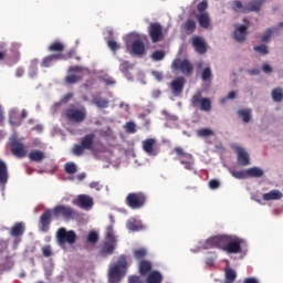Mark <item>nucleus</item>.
<instances>
[{"label": "nucleus", "mask_w": 283, "mask_h": 283, "mask_svg": "<svg viewBox=\"0 0 283 283\" xmlns=\"http://www.w3.org/2000/svg\"><path fill=\"white\" fill-rule=\"evenodd\" d=\"M247 242L235 234H219L200 241L197 249H191L192 253H198L200 249H221L228 254L243 253L247 255Z\"/></svg>", "instance_id": "nucleus-1"}, {"label": "nucleus", "mask_w": 283, "mask_h": 283, "mask_svg": "<svg viewBox=\"0 0 283 283\" xmlns=\"http://www.w3.org/2000/svg\"><path fill=\"white\" fill-rule=\"evenodd\" d=\"M125 275H127V259L122 255L116 263H111L108 268V282L120 283Z\"/></svg>", "instance_id": "nucleus-2"}, {"label": "nucleus", "mask_w": 283, "mask_h": 283, "mask_svg": "<svg viewBox=\"0 0 283 283\" xmlns=\"http://www.w3.org/2000/svg\"><path fill=\"white\" fill-rule=\"evenodd\" d=\"M116 244H118V235L114 231V224H109L105 229V242L101 250L102 255H112L114 249H116Z\"/></svg>", "instance_id": "nucleus-3"}, {"label": "nucleus", "mask_w": 283, "mask_h": 283, "mask_svg": "<svg viewBox=\"0 0 283 283\" xmlns=\"http://www.w3.org/2000/svg\"><path fill=\"white\" fill-rule=\"evenodd\" d=\"M126 43V49L130 50L133 54L140 56V54H145V43L143 42V35L133 32L124 38Z\"/></svg>", "instance_id": "nucleus-4"}, {"label": "nucleus", "mask_w": 283, "mask_h": 283, "mask_svg": "<svg viewBox=\"0 0 283 283\" xmlns=\"http://www.w3.org/2000/svg\"><path fill=\"white\" fill-rule=\"evenodd\" d=\"M90 74V70L81 66H73L69 69V74L65 77V83H69L70 85L74 83H78L81 81L82 76H87Z\"/></svg>", "instance_id": "nucleus-5"}, {"label": "nucleus", "mask_w": 283, "mask_h": 283, "mask_svg": "<svg viewBox=\"0 0 283 283\" xmlns=\"http://www.w3.org/2000/svg\"><path fill=\"white\" fill-rule=\"evenodd\" d=\"M66 118L72 123H83L87 118V109L84 106L69 108Z\"/></svg>", "instance_id": "nucleus-6"}, {"label": "nucleus", "mask_w": 283, "mask_h": 283, "mask_svg": "<svg viewBox=\"0 0 283 283\" xmlns=\"http://www.w3.org/2000/svg\"><path fill=\"white\" fill-rule=\"evenodd\" d=\"M56 238L60 247L74 244V242H76V232H74V230L67 231L65 228H61L56 232Z\"/></svg>", "instance_id": "nucleus-7"}, {"label": "nucleus", "mask_w": 283, "mask_h": 283, "mask_svg": "<svg viewBox=\"0 0 283 283\" xmlns=\"http://www.w3.org/2000/svg\"><path fill=\"white\" fill-rule=\"evenodd\" d=\"M247 30H249V20L243 19V24H235L233 31V39L237 43H244L247 41Z\"/></svg>", "instance_id": "nucleus-8"}, {"label": "nucleus", "mask_w": 283, "mask_h": 283, "mask_svg": "<svg viewBox=\"0 0 283 283\" xmlns=\"http://www.w3.org/2000/svg\"><path fill=\"white\" fill-rule=\"evenodd\" d=\"M192 106L201 109V112H211V99L208 97H202L200 93L192 96Z\"/></svg>", "instance_id": "nucleus-9"}, {"label": "nucleus", "mask_w": 283, "mask_h": 283, "mask_svg": "<svg viewBox=\"0 0 283 283\" xmlns=\"http://www.w3.org/2000/svg\"><path fill=\"white\" fill-rule=\"evenodd\" d=\"M172 70L180 71L185 76H191L193 72V65L188 60L177 59L172 62Z\"/></svg>", "instance_id": "nucleus-10"}, {"label": "nucleus", "mask_w": 283, "mask_h": 283, "mask_svg": "<svg viewBox=\"0 0 283 283\" xmlns=\"http://www.w3.org/2000/svg\"><path fill=\"white\" fill-rule=\"evenodd\" d=\"M53 216H55V218L62 216L63 218H65V220H74V218H76V212L74 211V209H72V207L56 206L53 209Z\"/></svg>", "instance_id": "nucleus-11"}, {"label": "nucleus", "mask_w": 283, "mask_h": 283, "mask_svg": "<svg viewBox=\"0 0 283 283\" xmlns=\"http://www.w3.org/2000/svg\"><path fill=\"white\" fill-rule=\"evenodd\" d=\"M175 151L179 156V160L185 166V169H193V156L191 154L182 151L180 147L175 148Z\"/></svg>", "instance_id": "nucleus-12"}, {"label": "nucleus", "mask_w": 283, "mask_h": 283, "mask_svg": "<svg viewBox=\"0 0 283 283\" xmlns=\"http://www.w3.org/2000/svg\"><path fill=\"white\" fill-rule=\"evenodd\" d=\"M145 195L143 193H130L127 197V205L130 209H140L145 205Z\"/></svg>", "instance_id": "nucleus-13"}, {"label": "nucleus", "mask_w": 283, "mask_h": 283, "mask_svg": "<svg viewBox=\"0 0 283 283\" xmlns=\"http://www.w3.org/2000/svg\"><path fill=\"white\" fill-rule=\"evenodd\" d=\"M234 150L237 151L238 165H240V167H247L248 165H251L247 149H244L242 146L235 145Z\"/></svg>", "instance_id": "nucleus-14"}, {"label": "nucleus", "mask_w": 283, "mask_h": 283, "mask_svg": "<svg viewBox=\"0 0 283 283\" xmlns=\"http://www.w3.org/2000/svg\"><path fill=\"white\" fill-rule=\"evenodd\" d=\"M8 165L4 164L3 160L0 159V191L2 196L6 193V185H8Z\"/></svg>", "instance_id": "nucleus-15"}, {"label": "nucleus", "mask_w": 283, "mask_h": 283, "mask_svg": "<svg viewBox=\"0 0 283 283\" xmlns=\"http://www.w3.org/2000/svg\"><path fill=\"white\" fill-rule=\"evenodd\" d=\"M149 36L153 43H158L163 39V27L159 23H151L149 25Z\"/></svg>", "instance_id": "nucleus-16"}, {"label": "nucleus", "mask_w": 283, "mask_h": 283, "mask_svg": "<svg viewBox=\"0 0 283 283\" xmlns=\"http://www.w3.org/2000/svg\"><path fill=\"white\" fill-rule=\"evenodd\" d=\"M191 42L198 54L207 53V42L205 41V38L193 36Z\"/></svg>", "instance_id": "nucleus-17"}, {"label": "nucleus", "mask_w": 283, "mask_h": 283, "mask_svg": "<svg viewBox=\"0 0 283 283\" xmlns=\"http://www.w3.org/2000/svg\"><path fill=\"white\" fill-rule=\"evenodd\" d=\"M52 222V210H46L41 217H40V231H43L44 233L50 229V224Z\"/></svg>", "instance_id": "nucleus-18"}, {"label": "nucleus", "mask_w": 283, "mask_h": 283, "mask_svg": "<svg viewBox=\"0 0 283 283\" xmlns=\"http://www.w3.org/2000/svg\"><path fill=\"white\" fill-rule=\"evenodd\" d=\"M170 87L172 90L174 96H180V94H182V90H185V77L175 78L171 82Z\"/></svg>", "instance_id": "nucleus-19"}, {"label": "nucleus", "mask_w": 283, "mask_h": 283, "mask_svg": "<svg viewBox=\"0 0 283 283\" xmlns=\"http://www.w3.org/2000/svg\"><path fill=\"white\" fill-rule=\"evenodd\" d=\"M156 139L148 138L143 142V149L148 156H158V151L154 148Z\"/></svg>", "instance_id": "nucleus-20"}, {"label": "nucleus", "mask_w": 283, "mask_h": 283, "mask_svg": "<svg viewBox=\"0 0 283 283\" xmlns=\"http://www.w3.org/2000/svg\"><path fill=\"white\" fill-rule=\"evenodd\" d=\"M77 205L82 209H92L94 207V199L87 195H80L77 197Z\"/></svg>", "instance_id": "nucleus-21"}, {"label": "nucleus", "mask_w": 283, "mask_h": 283, "mask_svg": "<svg viewBox=\"0 0 283 283\" xmlns=\"http://www.w3.org/2000/svg\"><path fill=\"white\" fill-rule=\"evenodd\" d=\"M11 150L14 154V156H18V158H23V156L28 154V150H25V147L23 146V144L17 140L11 142Z\"/></svg>", "instance_id": "nucleus-22"}, {"label": "nucleus", "mask_w": 283, "mask_h": 283, "mask_svg": "<svg viewBox=\"0 0 283 283\" xmlns=\"http://www.w3.org/2000/svg\"><path fill=\"white\" fill-rule=\"evenodd\" d=\"M197 21L200 28H203L205 30H208V28L211 25V17H209V12L198 13Z\"/></svg>", "instance_id": "nucleus-23"}, {"label": "nucleus", "mask_w": 283, "mask_h": 283, "mask_svg": "<svg viewBox=\"0 0 283 283\" xmlns=\"http://www.w3.org/2000/svg\"><path fill=\"white\" fill-rule=\"evenodd\" d=\"M262 199L265 202H271V200H282L283 193H282V191H280L277 189H273L269 192L263 193Z\"/></svg>", "instance_id": "nucleus-24"}, {"label": "nucleus", "mask_w": 283, "mask_h": 283, "mask_svg": "<svg viewBox=\"0 0 283 283\" xmlns=\"http://www.w3.org/2000/svg\"><path fill=\"white\" fill-rule=\"evenodd\" d=\"M126 227L129 231H143V229H146L143 221L134 218L127 220Z\"/></svg>", "instance_id": "nucleus-25"}, {"label": "nucleus", "mask_w": 283, "mask_h": 283, "mask_svg": "<svg viewBox=\"0 0 283 283\" xmlns=\"http://www.w3.org/2000/svg\"><path fill=\"white\" fill-rule=\"evenodd\" d=\"M92 104L97 106L98 109H107V107H109V99L101 95H94L92 99Z\"/></svg>", "instance_id": "nucleus-26"}, {"label": "nucleus", "mask_w": 283, "mask_h": 283, "mask_svg": "<svg viewBox=\"0 0 283 283\" xmlns=\"http://www.w3.org/2000/svg\"><path fill=\"white\" fill-rule=\"evenodd\" d=\"M266 3V0H252L245 4L248 12H260L262 4Z\"/></svg>", "instance_id": "nucleus-27"}, {"label": "nucleus", "mask_w": 283, "mask_h": 283, "mask_svg": "<svg viewBox=\"0 0 283 283\" xmlns=\"http://www.w3.org/2000/svg\"><path fill=\"white\" fill-rule=\"evenodd\" d=\"M23 233H25V223H23V222H18V223H15V224L11 228L10 234H11L13 238H19V237L23 235Z\"/></svg>", "instance_id": "nucleus-28"}, {"label": "nucleus", "mask_w": 283, "mask_h": 283, "mask_svg": "<svg viewBox=\"0 0 283 283\" xmlns=\"http://www.w3.org/2000/svg\"><path fill=\"white\" fill-rule=\"evenodd\" d=\"M253 111L251 108H241L238 111V116L242 123H251Z\"/></svg>", "instance_id": "nucleus-29"}, {"label": "nucleus", "mask_w": 283, "mask_h": 283, "mask_svg": "<svg viewBox=\"0 0 283 283\" xmlns=\"http://www.w3.org/2000/svg\"><path fill=\"white\" fill-rule=\"evenodd\" d=\"M248 178H262L264 176V170L262 168L252 167L247 169Z\"/></svg>", "instance_id": "nucleus-30"}, {"label": "nucleus", "mask_w": 283, "mask_h": 283, "mask_svg": "<svg viewBox=\"0 0 283 283\" xmlns=\"http://www.w3.org/2000/svg\"><path fill=\"white\" fill-rule=\"evenodd\" d=\"M29 158L33 163H41L45 158V153L41 150H33L29 154Z\"/></svg>", "instance_id": "nucleus-31"}, {"label": "nucleus", "mask_w": 283, "mask_h": 283, "mask_svg": "<svg viewBox=\"0 0 283 283\" xmlns=\"http://www.w3.org/2000/svg\"><path fill=\"white\" fill-rule=\"evenodd\" d=\"M60 59H63L62 54H53V55L46 56L42 61V66L50 67L52 63H54V61H59Z\"/></svg>", "instance_id": "nucleus-32"}, {"label": "nucleus", "mask_w": 283, "mask_h": 283, "mask_svg": "<svg viewBox=\"0 0 283 283\" xmlns=\"http://www.w3.org/2000/svg\"><path fill=\"white\" fill-rule=\"evenodd\" d=\"M163 282V274L158 271L151 272L146 279V283H160Z\"/></svg>", "instance_id": "nucleus-33"}, {"label": "nucleus", "mask_w": 283, "mask_h": 283, "mask_svg": "<svg viewBox=\"0 0 283 283\" xmlns=\"http://www.w3.org/2000/svg\"><path fill=\"white\" fill-rule=\"evenodd\" d=\"M94 134H88L84 138H82L81 145L85 147L86 149H92L94 145Z\"/></svg>", "instance_id": "nucleus-34"}, {"label": "nucleus", "mask_w": 283, "mask_h": 283, "mask_svg": "<svg viewBox=\"0 0 283 283\" xmlns=\"http://www.w3.org/2000/svg\"><path fill=\"white\" fill-rule=\"evenodd\" d=\"M277 30H280V28L274 27L272 29H268L264 34L261 38V41L263 43H269L271 41V36H273V34H275L277 32Z\"/></svg>", "instance_id": "nucleus-35"}, {"label": "nucleus", "mask_w": 283, "mask_h": 283, "mask_svg": "<svg viewBox=\"0 0 283 283\" xmlns=\"http://www.w3.org/2000/svg\"><path fill=\"white\" fill-rule=\"evenodd\" d=\"M235 277H238V273H235V270L228 268L226 269V282L224 283H234Z\"/></svg>", "instance_id": "nucleus-36"}, {"label": "nucleus", "mask_w": 283, "mask_h": 283, "mask_svg": "<svg viewBox=\"0 0 283 283\" xmlns=\"http://www.w3.org/2000/svg\"><path fill=\"white\" fill-rule=\"evenodd\" d=\"M271 96H272V99L274 101V103H282V101H283L282 88L276 87V88L272 90Z\"/></svg>", "instance_id": "nucleus-37"}, {"label": "nucleus", "mask_w": 283, "mask_h": 283, "mask_svg": "<svg viewBox=\"0 0 283 283\" xmlns=\"http://www.w3.org/2000/svg\"><path fill=\"white\" fill-rule=\"evenodd\" d=\"M150 271H151V262L142 261L139 263V273H140V275H146V273H149Z\"/></svg>", "instance_id": "nucleus-38"}, {"label": "nucleus", "mask_w": 283, "mask_h": 283, "mask_svg": "<svg viewBox=\"0 0 283 283\" xmlns=\"http://www.w3.org/2000/svg\"><path fill=\"white\" fill-rule=\"evenodd\" d=\"M184 30H185L188 34H192V32L196 31V20L188 19V20L186 21V23L184 24Z\"/></svg>", "instance_id": "nucleus-39"}, {"label": "nucleus", "mask_w": 283, "mask_h": 283, "mask_svg": "<svg viewBox=\"0 0 283 283\" xmlns=\"http://www.w3.org/2000/svg\"><path fill=\"white\" fill-rule=\"evenodd\" d=\"M213 135L214 133L210 128H201L197 130V136H199L200 138H209V136H213Z\"/></svg>", "instance_id": "nucleus-40"}, {"label": "nucleus", "mask_w": 283, "mask_h": 283, "mask_svg": "<svg viewBox=\"0 0 283 283\" xmlns=\"http://www.w3.org/2000/svg\"><path fill=\"white\" fill-rule=\"evenodd\" d=\"M232 9L234 10V12H248L247 4H242L238 0L232 2Z\"/></svg>", "instance_id": "nucleus-41"}, {"label": "nucleus", "mask_w": 283, "mask_h": 283, "mask_svg": "<svg viewBox=\"0 0 283 283\" xmlns=\"http://www.w3.org/2000/svg\"><path fill=\"white\" fill-rule=\"evenodd\" d=\"M10 123L14 127H19V125H21V119L17 118V109H11L10 111Z\"/></svg>", "instance_id": "nucleus-42"}, {"label": "nucleus", "mask_w": 283, "mask_h": 283, "mask_svg": "<svg viewBox=\"0 0 283 283\" xmlns=\"http://www.w3.org/2000/svg\"><path fill=\"white\" fill-rule=\"evenodd\" d=\"M230 174L233 176V178H237V180H244V178H248L247 170H230Z\"/></svg>", "instance_id": "nucleus-43"}, {"label": "nucleus", "mask_w": 283, "mask_h": 283, "mask_svg": "<svg viewBox=\"0 0 283 283\" xmlns=\"http://www.w3.org/2000/svg\"><path fill=\"white\" fill-rule=\"evenodd\" d=\"M145 255H147V250L145 248H139L134 250V258L136 260H143V258H145Z\"/></svg>", "instance_id": "nucleus-44"}, {"label": "nucleus", "mask_w": 283, "mask_h": 283, "mask_svg": "<svg viewBox=\"0 0 283 283\" xmlns=\"http://www.w3.org/2000/svg\"><path fill=\"white\" fill-rule=\"evenodd\" d=\"M64 45L61 42H54L49 46L50 52H63Z\"/></svg>", "instance_id": "nucleus-45"}, {"label": "nucleus", "mask_w": 283, "mask_h": 283, "mask_svg": "<svg viewBox=\"0 0 283 283\" xmlns=\"http://www.w3.org/2000/svg\"><path fill=\"white\" fill-rule=\"evenodd\" d=\"M87 242L96 244V242H98V233L96 231H91L87 235Z\"/></svg>", "instance_id": "nucleus-46"}, {"label": "nucleus", "mask_w": 283, "mask_h": 283, "mask_svg": "<svg viewBox=\"0 0 283 283\" xmlns=\"http://www.w3.org/2000/svg\"><path fill=\"white\" fill-rule=\"evenodd\" d=\"M254 52H258L259 54H269V46L265 44L256 45L254 46Z\"/></svg>", "instance_id": "nucleus-47"}, {"label": "nucleus", "mask_w": 283, "mask_h": 283, "mask_svg": "<svg viewBox=\"0 0 283 283\" xmlns=\"http://www.w3.org/2000/svg\"><path fill=\"white\" fill-rule=\"evenodd\" d=\"M107 45L108 48L112 50V52L116 53V50H120V44L117 43L116 41L114 40H108L107 41Z\"/></svg>", "instance_id": "nucleus-48"}, {"label": "nucleus", "mask_w": 283, "mask_h": 283, "mask_svg": "<svg viewBox=\"0 0 283 283\" xmlns=\"http://www.w3.org/2000/svg\"><path fill=\"white\" fill-rule=\"evenodd\" d=\"M36 64H38L36 60H33L31 62V66H30V71H29L30 78H34V76H36Z\"/></svg>", "instance_id": "nucleus-49"}, {"label": "nucleus", "mask_w": 283, "mask_h": 283, "mask_svg": "<svg viewBox=\"0 0 283 283\" xmlns=\"http://www.w3.org/2000/svg\"><path fill=\"white\" fill-rule=\"evenodd\" d=\"M85 147H83L82 146V144L81 145H75L74 147H73V154H74V156H83V153L85 151Z\"/></svg>", "instance_id": "nucleus-50"}, {"label": "nucleus", "mask_w": 283, "mask_h": 283, "mask_svg": "<svg viewBox=\"0 0 283 283\" xmlns=\"http://www.w3.org/2000/svg\"><path fill=\"white\" fill-rule=\"evenodd\" d=\"M66 174H76V165L74 163H67L65 165Z\"/></svg>", "instance_id": "nucleus-51"}, {"label": "nucleus", "mask_w": 283, "mask_h": 283, "mask_svg": "<svg viewBox=\"0 0 283 283\" xmlns=\"http://www.w3.org/2000/svg\"><path fill=\"white\" fill-rule=\"evenodd\" d=\"M125 129L128 134H136V124H134L133 122H128L125 125Z\"/></svg>", "instance_id": "nucleus-52"}, {"label": "nucleus", "mask_w": 283, "mask_h": 283, "mask_svg": "<svg viewBox=\"0 0 283 283\" xmlns=\"http://www.w3.org/2000/svg\"><path fill=\"white\" fill-rule=\"evenodd\" d=\"M201 78H202V81H209V78H211V69L210 67L203 69L202 73H201Z\"/></svg>", "instance_id": "nucleus-53"}, {"label": "nucleus", "mask_w": 283, "mask_h": 283, "mask_svg": "<svg viewBox=\"0 0 283 283\" xmlns=\"http://www.w3.org/2000/svg\"><path fill=\"white\" fill-rule=\"evenodd\" d=\"M151 57L154 61H163V59H165V53L163 51H155Z\"/></svg>", "instance_id": "nucleus-54"}, {"label": "nucleus", "mask_w": 283, "mask_h": 283, "mask_svg": "<svg viewBox=\"0 0 283 283\" xmlns=\"http://www.w3.org/2000/svg\"><path fill=\"white\" fill-rule=\"evenodd\" d=\"M207 8H209L207 0L201 1L197 7L199 14L202 12H207V11H205V10H207Z\"/></svg>", "instance_id": "nucleus-55"}, {"label": "nucleus", "mask_w": 283, "mask_h": 283, "mask_svg": "<svg viewBox=\"0 0 283 283\" xmlns=\"http://www.w3.org/2000/svg\"><path fill=\"white\" fill-rule=\"evenodd\" d=\"M209 188L214 190V189H219L220 188V180L218 179H212L209 181Z\"/></svg>", "instance_id": "nucleus-56"}, {"label": "nucleus", "mask_w": 283, "mask_h": 283, "mask_svg": "<svg viewBox=\"0 0 283 283\" xmlns=\"http://www.w3.org/2000/svg\"><path fill=\"white\" fill-rule=\"evenodd\" d=\"M119 70L125 74V72H127L128 70H132V65L129 62H122Z\"/></svg>", "instance_id": "nucleus-57"}, {"label": "nucleus", "mask_w": 283, "mask_h": 283, "mask_svg": "<svg viewBox=\"0 0 283 283\" xmlns=\"http://www.w3.org/2000/svg\"><path fill=\"white\" fill-rule=\"evenodd\" d=\"M91 189H95V191H101L103 189V185L98 181H93L90 184Z\"/></svg>", "instance_id": "nucleus-58"}, {"label": "nucleus", "mask_w": 283, "mask_h": 283, "mask_svg": "<svg viewBox=\"0 0 283 283\" xmlns=\"http://www.w3.org/2000/svg\"><path fill=\"white\" fill-rule=\"evenodd\" d=\"M42 253H43L44 258H50V255H52V248L50 245L43 247Z\"/></svg>", "instance_id": "nucleus-59"}, {"label": "nucleus", "mask_w": 283, "mask_h": 283, "mask_svg": "<svg viewBox=\"0 0 283 283\" xmlns=\"http://www.w3.org/2000/svg\"><path fill=\"white\" fill-rule=\"evenodd\" d=\"M262 71L264 72V74H271V72H273V67H271V65L269 64H263Z\"/></svg>", "instance_id": "nucleus-60"}, {"label": "nucleus", "mask_w": 283, "mask_h": 283, "mask_svg": "<svg viewBox=\"0 0 283 283\" xmlns=\"http://www.w3.org/2000/svg\"><path fill=\"white\" fill-rule=\"evenodd\" d=\"M151 74L157 81H163V73L158 71H153Z\"/></svg>", "instance_id": "nucleus-61"}, {"label": "nucleus", "mask_w": 283, "mask_h": 283, "mask_svg": "<svg viewBox=\"0 0 283 283\" xmlns=\"http://www.w3.org/2000/svg\"><path fill=\"white\" fill-rule=\"evenodd\" d=\"M243 283H260V281L255 277L244 279Z\"/></svg>", "instance_id": "nucleus-62"}, {"label": "nucleus", "mask_w": 283, "mask_h": 283, "mask_svg": "<svg viewBox=\"0 0 283 283\" xmlns=\"http://www.w3.org/2000/svg\"><path fill=\"white\" fill-rule=\"evenodd\" d=\"M104 82L106 83V85H114L116 83V81H114V78L112 77H105Z\"/></svg>", "instance_id": "nucleus-63"}, {"label": "nucleus", "mask_w": 283, "mask_h": 283, "mask_svg": "<svg viewBox=\"0 0 283 283\" xmlns=\"http://www.w3.org/2000/svg\"><path fill=\"white\" fill-rule=\"evenodd\" d=\"M165 116H167L168 120H178V117L176 115H169L168 113H166V111H164Z\"/></svg>", "instance_id": "nucleus-64"}]
</instances>
